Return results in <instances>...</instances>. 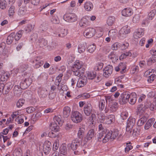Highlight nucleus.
Masks as SVG:
<instances>
[{
  "label": "nucleus",
  "mask_w": 156,
  "mask_h": 156,
  "mask_svg": "<svg viewBox=\"0 0 156 156\" xmlns=\"http://www.w3.org/2000/svg\"><path fill=\"white\" fill-rule=\"evenodd\" d=\"M118 130H115L113 132L112 131H109L105 135L104 138H103V142L106 143L109 140H113L118 136Z\"/></svg>",
  "instance_id": "1"
},
{
  "label": "nucleus",
  "mask_w": 156,
  "mask_h": 156,
  "mask_svg": "<svg viewBox=\"0 0 156 156\" xmlns=\"http://www.w3.org/2000/svg\"><path fill=\"white\" fill-rule=\"evenodd\" d=\"M71 118L72 120L75 123H80L83 119L82 114L77 111L72 112Z\"/></svg>",
  "instance_id": "2"
},
{
  "label": "nucleus",
  "mask_w": 156,
  "mask_h": 156,
  "mask_svg": "<svg viewBox=\"0 0 156 156\" xmlns=\"http://www.w3.org/2000/svg\"><path fill=\"white\" fill-rule=\"evenodd\" d=\"M101 122L109 124L115 121V116L113 115H109L108 116L101 118L100 119Z\"/></svg>",
  "instance_id": "3"
},
{
  "label": "nucleus",
  "mask_w": 156,
  "mask_h": 156,
  "mask_svg": "<svg viewBox=\"0 0 156 156\" xmlns=\"http://www.w3.org/2000/svg\"><path fill=\"white\" fill-rule=\"evenodd\" d=\"M77 17L74 13H70L65 15L64 16L65 20L69 22H73L76 21Z\"/></svg>",
  "instance_id": "4"
},
{
  "label": "nucleus",
  "mask_w": 156,
  "mask_h": 156,
  "mask_svg": "<svg viewBox=\"0 0 156 156\" xmlns=\"http://www.w3.org/2000/svg\"><path fill=\"white\" fill-rule=\"evenodd\" d=\"M130 95L127 92H123L120 96V101L121 104H125L128 101Z\"/></svg>",
  "instance_id": "5"
},
{
  "label": "nucleus",
  "mask_w": 156,
  "mask_h": 156,
  "mask_svg": "<svg viewBox=\"0 0 156 156\" xmlns=\"http://www.w3.org/2000/svg\"><path fill=\"white\" fill-rule=\"evenodd\" d=\"M113 70L112 66L108 65L103 70V76L106 78L108 77L112 74Z\"/></svg>",
  "instance_id": "6"
},
{
  "label": "nucleus",
  "mask_w": 156,
  "mask_h": 156,
  "mask_svg": "<svg viewBox=\"0 0 156 156\" xmlns=\"http://www.w3.org/2000/svg\"><path fill=\"white\" fill-rule=\"evenodd\" d=\"M96 33L95 29L92 28L87 29L84 32V35L87 38H90L93 36Z\"/></svg>",
  "instance_id": "7"
},
{
  "label": "nucleus",
  "mask_w": 156,
  "mask_h": 156,
  "mask_svg": "<svg viewBox=\"0 0 156 156\" xmlns=\"http://www.w3.org/2000/svg\"><path fill=\"white\" fill-rule=\"evenodd\" d=\"M32 80L30 78H28L25 79L20 83V85L23 89L27 88L31 84Z\"/></svg>",
  "instance_id": "8"
},
{
  "label": "nucleus",
  "mask_w": 156,
  "mask_h": 156,
  "mask_svg": "<svg viewBox=\"0 0 156 156\" xmlns=\"http://www.w3.org/2000/svg\"><path fill=\"white\" fill-rule=\"evenodd\" d=\"M51 144L49 141H46L43 145V151L46 154H47L50 152L51 148Z\"/></svg>",
  "instance_id": "9"
},
{
  "label": "nucleus",
  "mask_w": 156,
  "mask_h": 156,
  "mask_svg": "<svg viewBox=\"0 0 156 156\" xmlns=\"http://www.w3.org/2000/svg\"><path fill=\"white\" fill-rule=\"evenodd\" d=\"M135 119L134 118L129 119L127 121L126 131H129L130 129H132L135 124Z\"/></svg>",
  "instance_id": "10"
},
{
  "label": "nucleus",
  "mask_w": 156,
  "mask_h": 156,
  "mask_svg": "<svg viewBox=\"0 0 156 156\" xmlns=\"http://www.w3.org/2000/svg\"><path fill=\"white\" fill-rule=\"evenodd\" d=\"M80 144V141L78 139L76 138L73 140L72 143L69 144L68 145L73 150H74L76 149Z\"/></svg>",
  "instance_id": "11"
},
{
  "label": "nucleus",
  "mask_w": 156,
  "mask_h": 156,
  "mask_svg": "<svg viewBox=\"0 0 156 156\" xmlns=\"http://www.w3.org/2000/svg\"><path fill=\"white\" fill-rule=\"evenodd\" d=\"M121 13L123 16L129 17L133 14V12L130 8H125L122 11Z\"/></svg>",
  "instance_id": "12"
},
{
  "label": "nucleus",
  "mask_w": 156,
  "mask_h": 156,
  "mask_svg": "<svg viewBox=\"0 0 156 156\" xmlns=\"http://www.w3.org/2000/svg\"><path fill=\"white\" fill-rule=\"evenodd\" d=\"M83 110L85 114L87 116H89L91 113L92 107L90 104H88L84 107Z\"/></svg>",
  "instance_id": "13"
},
{
  "label": "nucleus",
  "mask_w": 156,
  "mask_h": 156,
  "mask_svg": "<svg viewBox=\"0 0 156 156\" xmlns=\"http://www.w3.org/2000/svg\"><path fill=\"white\" fill-rule=\"evenodd\" d=\"M89 24V22L88 20V17L86 16L83 17L79 23L80 26L81 27H85Z\"/></svg>",
  "instance_id": "14"
},
{
  "label": "nucleus",
  "mask_w": 156,
  "mask_h": 156,
  "mask_svg": "<svg viewBox=\"0 0 156 156\" xmlns=\"http://www.w3.org/2000/svg\"><path fill=\"white\" fill-rule=\"evenodd\" d=\"M87 82V77L80 78L77 82L76 85L79 87H81L85 85Z\"/></svg>",
  "instance_id": "15"
},
{
  "label": "nucleus",
  "mask_w": 156,
  "mask_h": 156,
  "mask_svg": "<svg viewBox=\"0 0 156 156\" xmlns=\"http://www.w3.org/2000/svg\"><path fill=\"white\" fill-rule=\"evenodd\" d=\"M22 89H23L21 86L19 85H16L14 87L13 92L14 94L17 96H20L22 93Z\"/></svg>",
  "instance_id": "16"
},
{
  "label": "nucleus",
  "mask_w": 156,
  "mask_h": 156,
  "mask_svg": "<svg viewBox=\"0 0 156 156\" xmlns=\"http://www.w3.org/2000/svg\"><path fill=\"white\" fill-rule=\"evenodd\" d=\"M81 69H78L72 68V70L73 73L74 75L78 77H80L83 75L84 72V70L82 69L81 71Z\"/></svg>",
  "instance_id": "17"
},
{
  "label": "nucleus",
  "mask_w": 156,
  "mask_h": 156,
  "mask_svg": "<svg viewBox=\"0 0 156 156\" xmlns=\"http://www.w3.org/2000/svg\"><path fill=\"white\" fill-rule=\"evenodd\" d=\"M130 27L126 25L123 27L119 31V33L120 34H128L130 32Z\"/></svg>",
  "instance_id": "18"
},
{
  "label": "nucleus",
  "mask_w": 156,
  "mask_h": 156,
  "mask_svg": "<svg viewBox=\"0 0 156 156\" xmlns=\"http://www.w3.org/2000/svg\"><path fill=\"white\" fill-rule=\"evenodd\" d=\"M144 34V30L143 29L140 28L137 29L135 32L134 37L136 38H139L142 36Z\"/></svg>",
  "instance_id": "19"
},
{
  "label": "nucleus",
  "mask_w": 156,
  "mask_h": 156,
  "mask_svg": "<svg viewBox=\"0 0 156 156\" xmlns=\"http://www.w3.org/2000/svg\"><path fill=\"white\" fill-rule=\"evenodd\" d=\"M87 44L86 43L84 42L82 44H80L78 46V52L82 53L85 50L87 47Z\"/></svg>",
  "instance_id": "20"
},
{
  "label": "nucleus",
  "mask_w": 156,
  "mask_h": 156,
  "mask_svg": "<svg viewBox=\"0 0 156 156\" xmlns=\"http://www.w3.org/2000/svg\"><path fill=\"white\" fill-rule=\"evenodd\" d=\"M71 112L70 108L68 106L65 107L63 109V116L64 118H67L70 115Z\"/></svg>",
  "instance_id": "21"
},
{
  "label": "nucleus",
  "mask_w": 156,
  "mask_h": 156,
  "mask_svg": "<svg viewBox=\"0 0 156 156\" xmlns=\"http://www.w3.org/2000/svg\"><path fill=\"white\" fill-rule=\"evenodd\" d=\"M57 46L58 44L56 42L52 41L49 43L47 47L49 51H51L55 49Z\"/></svg>",
  "instance_id": "22"
},
{
  "label": "nucleus",
  "mask_w": 156,
  "mask_h": 156,
  "mask_svg": "<svg viewBox=\"0 0 156 156\" xmlns=\"http://www.w3.org/2000/svg\"><path fill=\"white\" fill-rule=\"evenodd\" d=\"M155 121V119L154 118H151L149 119L146 122L144 126V129H145L147 130L151 126L152 124Z\"/></svg>",
  "instance_id": "23"
},
{
  "label": "nucleus",
  "mask_w": 156,
  "mask_h": 156,
  "mask_svg": "<svg viewBox=\"0 0 156 156\" xmlns=\"http://www.w3.org/2000/svg\"><path fill=\"white\" fill-rule=\"evenodd\" d=\"M94 129H90L87 133L86 136L85 137L86 139L87 140H90L94 136Z\"/></svg>",
  "instance_id": "24"
},
{
  "label": "nucleus",
  "mask_w": 156,
  "mask_h": 156,
  "mask_svg": "<svg viewBox=\"0 0 156 156\" xmlns=\"http://www.w3.org/2000/svg\"><path fill=\"white\" fill-rule=\"evenodd\" d=\"M47 41L43 38H40L38 40V44L41 47H43L47 45Z\"/></svg>",
  "instance_id": "25"
},
{
  "label": "nucleus",
  "mask_w": 156,
  "mask_h": 156,
  "mask_svg": "<svg viewBox=\"0 0 156 156\" xmlns=\"http://www.w3.org/2000/svg\"><path fill=\"white\" fill-rule=\"evenodd\" d=\"M83 65V63L82 62L79 60H76L72 68L81 69Z\"/></svg>",
  "instance_id": "26"
},
{
  "label": "nucleus",
  "mask_w": 156,
  "mask_h": 156,
  "mask_svg": "<svg viewBox=\"0 0 156 156\" xmlns=\"http://www.w3.org/2000/svg\"><path fill=\"white\" fill-rule=\"evenodd\" d=\"M84 8L87 11H90L93 9V5L92 3L87 2L84 4Z\"/></svg>",
  "instance_id": "27"
},
{
  "label": "nucleus",
  "mask_w": 156,
  "mask_h": 156,
  "mask_svg": "<svg viewBox=\"0 0 156 156\" xmlns=\"http://www.w3.org/2000/svg\"><path fill=\"white\" fill-rule=\"evenodd\" d=\"M115 20V17L113 16H109L108 17L107 20V23L108 26H112L114 23Z\"/></svg>",
  "instance_id": "28"
},
{
  "label": "nucleus",
  "mask_w": 156,
  "mask_h": 156,
  "mask_svg": "<svg viewBox=\"0 0 156 156\" xmlns=\"http://www.w3.org/2000/svg\"><path fill=\"white\" fill-rule=\"evenodd\" d=\"M96 76V73L95 72H88L87 73V77L89 80H93Z\"/></svg>",
  "instance_id": "29"
},
{
  "label": "nucleus",
  "mask_w": 156,
  "mask_h": 156,
  "mask_svg": "<svg viewBox=\"0 0 156 156\" xmlns=\"http://www.w3.org/2000/svg\"><path fill=\"white\" fill-rule=\"evenodd\" d=\"M50 128L52 131L56 132L59 130V127L57 125V124L53 122L51 123L50 126Z\"/></svg>",
  "instance_id": "30"
},
{
  "label": "nucleus",
  "mask_w": 156,
  "mask_h": 156,
  "mask_svg": "<svg viewBox=\"0 0 156 156\" xmlns=\"http://www.w3.org/2000/svg\"><path fill=\"white\" fill-rule=\"evenodd\" d=\"M143 105L142 104L139 105L137 107L136 111V114L137 115H141L143 114L144 110L143 108Z\"/></svg>",
  "instance_id": "31"
},
{
  "label": "nucleus",
  "mask_w": 156,
  "mask_h": 156,
  "mask_svg": "<svg viewBox=\"0 0 156 156\" xmlns=\"http://www.w3.org/2000/svg\"><path fill=\"white\" fill-rule=\"evenodd\" d=\"M145 106L146 108H150L151 110L153 111L155 108H156V104L154 105V103H151L150 102H147L145 104Z\"/></svg>",
  "instance_id": "32"
},
{
  "label": "nucleus",
  "mask_w": 156,
  "mask_h": 156,
  "mask_svg": "<svg viewBox=\"0 0 156 156\" xmlns=\"http://www.w3.org/2000/svg\"><path fill=\"white\" fill-rule=\"evenodd\" d=\"M85 128L83 127L80 128L78 131L77 136L80 139H82L84 135Z\"/></svg>",
  "instance_id": "33"
},
{
  "label": "nucleus",
  "mask_w": 156,
  "mask_h": 156,
  "mask_svg": "<svg viewBox=\"0 0 156 156\" xmlns=\"http://www.w3.org/2000/svg\"><path fill=\"white\" fill-rule=\"evenodd\" d=\"M54 120L55 123L61 126L62 123V121L61 120V116H55L54 118Z\"/></svg>",
  "instance_id": "34"
},
{
  "label": "nucleus",
  "mask_w": 156,
  "mask_h": 156,
  "mask_svg": "<svg viewBox=\"0 0 156 156\" xmlns=\"http://www.w3.org/2000/svg\"><path fill=\"white\" fill-rule=\"evenodd\" d=\"M24 31L23 30H20L16 34V35L14 36V38L15 40H19L22 37Z\"/></svg>",
  "instance_id": "35"
},
{
  "label": "nucleus",
  "mask_w": 156,
  "mask_h": 156,
  "mask_svg": "<svg viewBox=\"0 0 156 156\" xmlns=\"http://www.w3.org/2000/svg\"><path fill=\"white\" fill-rule=\"evenodd\" d=\"M118 66L119 67L121 70V72L122 73H124L126 71V63L125 62H121L120 63Z\"/></svg>",
  "instance_id": "36"
},
{
  "label": "nucleus",
  "mask_w": 156,
  "mask_h": 156,
  "mask_svg": "<svg viewBox=\"0 0 156 156\" xmlns=\"http://www.w3.org/2000/svg\"><path fill=\"white\" fill-rule=\"evenodd\" d=\"M147 120L146 117L145 116L141 117L137 122V125L138 126H140L143 125L146 121Z\"/></svg>",
  "instance_id": "37"
},
{
  "label": "nucleus",
  "mask_w": 156,
  "mask_h": 156,
  "mask_svg": "<svg viewBox=\"0 0 156 156\" xmlns=\"http://www.w3.org/2000/svg\"><path fill=\"white\" fill-rule=\"evenodd\" d=\"M156 14V10L153 9L150 11L148 14V19L152 20Z\"/></svg>",
  "instance_id": "38"
},
{
  "label": "nucleus",
  "mask_w": 156,
  "mask_h": 156,
  "mask_svg": "<svg viewBox=\"0 0 156 156\" xmlns=\"http://www.w3.org/2000/svg\"><path fill=\"white\" fill-rule=\"evenodd\" d=\"M117 32V31L115 29H112L109 31L108 35L110 37L113 38L116 35Z\"/></svg>",
  "instance_id": "39"
},
{
  "label": "nucleus",
  "mask_w": 156,
  "mask_h": 156,
  "mask_svg": "<svg viewBox=\"0 0 156 156\" xmlns=\"http://www.w3.org/2000/svg\"><path fill=\"white\" fill-rule=\"evenodd\" d=\"M121 43L119 42H115L114 43L112 46V49L113 50H117L120 49Z\"/></svg>",
  "instance_id": "40"
},
{
  "label": "nucleus",
  "mask_w": 156,
  "mask_h": 156,
  "mask_svg": "<svg viewBox=\"0 0 156 156\" xmlns=\"http://www.w3.org/2000/svg\"><path fill=\"white\" fill-rule=\"evenodd\" d=\"M42 114L40 112L36 113V114H34L32 117V119L33 121H37L41 116Z\"/></svg>",
  "instance_id": "41"
},
{
  "label": "nucleus",
  "mask_w": 156,
  "mask_h": 156,
  "mask_svg": "<svg viewBox=\"0 0 156 156\" xmlns=\"http://www.w3.org/2000/svg\"><path fill=\"white\" fill-rule=\"evenodd\" d=\"M14 38V37L11 34L9 35L7 37L6 42L8 44H11L13 42Z\"/></svg>",
  "instance_id": "42"
},
{
  "label": "nucleus",
  "mask_w": 156,
  "mask_h": 156,
  "mask_svg": "<svg viewBox=\"0 0 156 156\" xmlns=\"http://www.w3.org/2000/svg\"><path fill=\"white\" fill-rule=\"evenodd\" d=\"M129 98L130 99V102H129V103L132 105L134 104L136 100V95L135 94L134 95H130Z\"/></svg>",
  "instance_id": "43"
},
{
  "label": "nucleus",
  "mask_w": 156,
  "mask_h": 156,
  "mask_svg": "<svg viewBox=\"0 0 156 156\" xmlns=\"http://www.w3.org/2000/svg\"><path fill=\"white\" fill-rule=\"evenodd\" d=\"M63 76L62 74H59L56 78L55 80V85L57 86H58L59 83L62 80V78Z\"/></svg>",
  "instance_id": "44"
},
{
  "label": "nucleus",
  "mask_w": 156,
  "mask_h": 156,
  "mask_svg": "<svg viewBox=\"0 0 156 156\" xmlns=\"http://www.w3.org/2000/svg\"><path fill=\"white\" fill-rule=\"evenodd\" d=\"M60 154H65L67 150L66 147L64 144H62L60 148Z\"/></svg>",
  "instance_id": "45"
},
{
  "label": "nucleus",
  "mask_w": 156,
  "mask_h": 156,
  "mask_svg": "<svg viewBox=\"0 0 156 156\" xmlns=\"http://www.w3.org/2000/svg\"><path fill=\"white\" fill-rule=\"evenodd\" d=\"M103 64L102 63H98L96 64L94 69L95 70H99L101 69L103 67Z\"/></svg>",
  "instance_id": "46"
},
{
  "label": "nucleus",
  "mask_w": 156,
  "mask_h": 156,
  "mask_svg": "<svg viewBox=\"0 0 156 156\" xmlns=\"http://www.w3.org/2000/svg\"><path fill=\"white\" fill-rule=\"evenodd\" d=\"M129 44L127 42H124L122 44H121L120 49L121 50H124L126 49L129 46Z\"/></svg>",
  "instance_id": "47"
},
{
  "label": "nucleus",
  "mask_w": 156,
  "mask_h": 156,
  "mask_svg": "<svg viewBox=\"0 0 156 156\" xmlns=\"http://www.w3.org/2000/svg\"><path fill=\"white\" fill-rule=\"evenodd\" d=\"M26 11L25 8H20L19 10L18 14L20 16H23L25 14Z\"/></svg>",
  "instance_id": "48"
},
{
  "label": "nucleus",
  "mask_w": 156,
  "mask_h": 156,
  "mask_svg": "<svg viewBox=\"0 0 156 156\" xmlns=\"http://www.w3.org/2000/svg\"><path fill=\"white\" fill-rule=\"evenodd\" d=\"M25 101L23 99H20L16 103V105L17 107H21L24 104Z\"/></svg>",
  "instance_id": "49"
},
{
  "label": "nucleus",
  "mask_w": 156,
  "mask_h": 156,
  "mask_svg": "<svg viewBox=\"0 0 156 156\" xmlns=\"http://www.w3.org/2000/svg\"><path fill=\"white\" fill-rule=\"evenodd\" d=\"M15 8L13 5L11 6L9 8V15L11 16L13 15L15 12Z\"/></svg>",
  "instance_id": "50"
},
{
  "label": "nucleus",
  "mask_w": 156,
  "mask_h": 156,
  "mask_svg": "<svg viewBox=\"0 0 156 156\" xmlns=\"http://www.w3.org/2000/svg\"><path fill=\"white\" fill-rule=\"evenodd\" d=\"M132 53L130 51H128L124 54H122L120 57L119 58H127L128 56L132 55Z\"/></svg>",
  "instance_id": "51"
},
{
  "label": "nucleus",
  "mask_w": 156,
  "mask_h": 156,
  "mask_svg": "<svg viewBox=\"0 0 156 156\" xmlns=\"http://www.w3.org/2000/svg\"><path fill=\"white\" fill-rule=\"evenodd\" d=\"M99 132L100 133H104V134L106 133V130L105 128H104L102 124H100L98 126Z\"/></svg>",
  "instance_id": "52"
},
{
  "label": "nucleus",
  "mask_w": 156,
  "mask_h": 156,
  "mask_svg": "<svg viewBox=\"0 0 156 156\" xmlns=\"http://www.w3.org/2000/svg\"><path fill=\"white\" fill-rule=\"evenodd\" d=\"M6 6V3L5 0H0V8L2 9L5 8Z\"/></svg>",
  "instance_id": "53"
},
{
  "label": "nucleus",
  "mask_w": 156,
  "mask_h": 156,
  "mask_svg": "<svg viewBox=\"0 0 156 156\" xmlns=\"http://www.w3.org/2000/svg\"><path fill=\"white\" fill-rule=\"evenodd\" d=\"M51 21L54 24H58L59 23V20L56 16H54L52 17L51 20Z\"/></svg>",
  "instance_id": "54"
},
{
  "label": "nucleus",
  "mask_w": 156,
  "mask_h": 156,
  "mask_svg": "<svg viewBox=\"0 0 156 156\" xmlns=\"http://www.w3.org/2000/svg\"><path fill=\"white\" fill-rule=\"evenodd\" d=\"M105 100L102 99L101 100L99 103V108L101 110L104 109L105 107Z\"/></svg>",
  "instance_id": "55"
},
{
  "label": "nucleus",
  "mask_w": 156,
  "mask_h": 156,
  "mask_svg": "<svg viewBox=\"0 0 156 156\" xmlns=\"http://www.w3.org/2000/svg\"><path fill=\"white\" fill-rule=\"evenodd\" d=\"M88 51L90 53L93 52L96 49V47L94 44H92L89 46L87 48Z\"/></svg>",
  "instance_id": "56"
},
{
  "label": "nucleus",
  "mask_w": 156,
  "mask_h": 156,
  "mask_svg": "<svg viewBox=\"0 0 156 156\" xmlns=\"http://www.w3.org/2000/svg\"><path fill=\"white\" fill-rule=\"evenodd\" d=\"M9 75L8 73H5L1 77V79L2 81H4L6 80L9 78Z\"/></svg>",
  "instance_id": "57"
},
{
  "label": "nucleus",
  "mask_w": 156,
  "mask_h": 156,
  "mask_svg": "<svg viewBox=\"0 0 156 156\" xmlns=\"http://www.w3.org/2000/svg\"><path fill=\"white\" fill-rule=\"evenodd\" d=\"M59 146V140H56L53 144V149L54 150H56L58 149Z\"/></svg>",
  "instance_id": "58"
},
{
  "label": "nucleus",
  "mask_w": 156,
  "mask_h": 156,
  "mask_svg": "<svg viewBox=\"0 0 156 156\" xmlns=\"http://www.w3.org/2000/svg\"><path fill=\"white\" fill-rule=\"evenodd\" d=\"M130 142L129 143L130 144ZM133 147L131 145H129L128 143L126 144V147L125 148V153H128L130 150L132 149Z\"/></svg>",
  "instance_id": "59"
},
{
  "label": "nucleus",
  "mask_w": 156,
  "mask_h": 156,
  "mask_svg": "<svg viewBox=\"0 0 156 156\" xmlns=\"http://www.w3.org/2000/svg\"><path fill=\"white\" fill-rule=\"evenodd\" d=\"M138 71V67L137 66H133L130 71V73L132 74H134L137 72Z\"/></svg>",
  "instance_id": "60"
},
{
  "label": "nucleus",
  "mask_w": 156,
  "mask_h": 156,
  "mask_svg": "<svg viewBox=\"0 0 156 156\" xmlns=\"http://www.w3.org/2000/svg\"><path fill=\"white\" fill-rule=\"evenodd\" d=\"M156 78V75L154 74H151L147 79V81L150 83L153 82Z\"/></svg>",
  "instance_id": "61"
},
{
  "label": "nucleus",
  "mask_w": 156,
  "mask_h": 156,
  "mask_svg": "<svg viewBox=\"0 0 156 156\" xmlns=\"http://www.w3.org/2000/svg\"><path fill=\"white\" fill-rule=\"evenodd\" d=\"M121 116L123 120H125L128 117V113L126 112H123L121 115Z\"/></svg>",
  "instance_id": "62"
},
{
  "label": "nucleus",
  "mask_w": 156,
  "mask_h": 156,
  "mask_svg": "<svg viewBox=\"0 0 156 156\" xmlns=\"http://www.w3.org/2000/svg\"><path fill=\"white\" fill-rule=\"evenodd\" d=\"M33 29V27L31 24H29L25 28V30L27 33H28L31 31Z\"/></svg>",
  "instance_id": "63"
},
{
  "label": "nucleus",
  "mask_w": 156,
  "mask_h": 156,
  "mask_svg": "<svg viewBox=\"0 0 156 156\" xmlns=\"http://www.w3.org/2000/svg\"><path fill=\"white\" fill-rule=\"evenodd\" d=\"M14 156H22V153L20 151L15 150L13 153Z\"/></svg>",
  "instance_id": "64"
}]
</instances>
